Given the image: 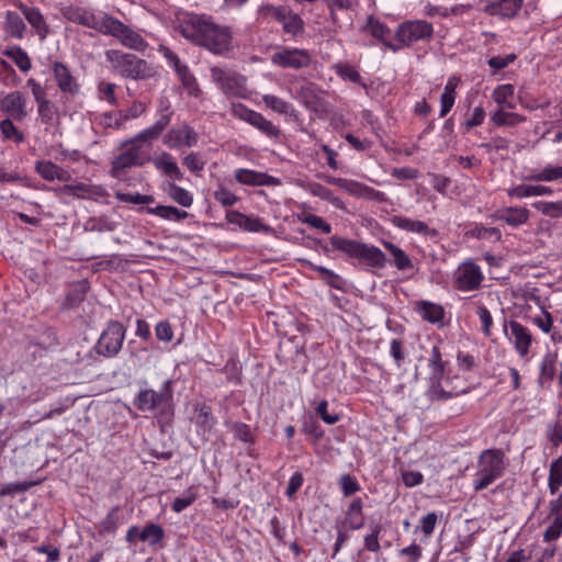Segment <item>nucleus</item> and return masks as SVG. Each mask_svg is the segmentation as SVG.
<instances>
[{"instance_id":"nucleus-31","label":"nucleus","mask_w":562,"mask_h":562,"mask_svg":"<svg viewBox=\"0 0 562 562\" xmlns=\"http://www.w3.org/2000/svg\"><path fill=\"white\" fill-rule=\"evenodd\" d=\"M14 119L4 117L0 121V136L2 140L21 145L25 142L26 136L15 124Z\"/></svg>"},{"instance_id":"nucleus-23","label":"nucleus","mask_w":562,"mask_h":562,"mask_svg":"<svg viewBox=\"0 0 562 562\" xmlns=\"http://www.w3.org/2000/svg\"><path fill=\"white\" fill-rule=\"evenodd\" d=\"M15 7L22 12L26 21L35 30L38 37L42 41L45 40L49 33V27L40 9L27 7L21 1L15 2Z\"/></svg>"},{"instance_id":"nucleus-64","label":"nucleus","mask_w":562,"mask_h":562,"mask_svg":"<svg viewBox=\"0 0 562 562\" xmlns=\"http://www.w3.org/2000/svg\"><path fill=\"white\" fill-rule=\"evenodd\" d=\"M547 437L553 447H559L562 443V425L560 423L548 424Z\"/></svg>"},{"instance_id":"nucleus-56","label":"nucleus","mask_w":562,"mask_h":562,"mask_svg":"<svg viewBox=\"0 0 562 562\" xmlns=\"http://www.w3.org/2000/svg\"><path fill=\"white\" fill-rule=\"evenodd\" d=\"M469 235L474 237V238H477V239L494 238L496 240H499L502 238V234H501V231L498 228H496V227H484V226H481V225H476L474 228H472L469 232Z\"/></svg>"},{"instance_id":"nucleus-34","label":"nucleus","mask_w":562,"mask_h":562,"mask_svg":"<svg viewBox=\"0 0 562 562\" xmlns=\"http://www.w3.org/2000/svg\"><path fill=\"white\" fill-rule=\"evenodd\" d=\"M235 179L239 183L248 186H265L274 182L271 176L243 168L235 171Z\"/></svg>"},{"instance_id":"nucleus-33","label":"nucleus","mask_w":562,"mask_h":562,"mask_svg":"<svg viewBox=\"0 0 562 562\" xmlns=\"http://www.w3.org/2000/svg\"><path fill=\"white\" fill-rule=\"evenodd\" d=\"M447 364L448 361L443 359V353L441 352L440 346L438 344L432 345L427 356L428 372L426 378H432L440 374L441 372L447 371Z\"/></svg>"},{"instance_id":"nucleus-12","label":"nucleus","mask_w":562,"mask_h":562,"mask_svg":"<svg viewBox=\"0 0 562 562\" xmlns=\"http://www.w3.org/2000/svg\"><path fill=\"white\" fill-rule=\"evenodd\" d=\"M61 14L69 22L93 29L102 34L104 32V25L108 23L106 19L111 16L108 14L97 15L90 9L72 4L61 8Z\"/></svg>"},{"instance_id":"nucleus-48","label":"nucleus","mask_w":562,"mask_h":562,"mask_svg":"<svg viewBox=\"0 0 562 562\" xmlns=\"http://www.w3.org/2000/svg\"><path fill=\"white\" fill-rule=\"evenodd\" d=\"M165 537L164 529L156 524H149L143 528L138 538L143 542H148L151 546L158 544Z\"/></svg>"},{"instance_id":"nucleus-22","label":"nucleus","mask_w":562,"mask_h":562,"mask_svg":"<svg viewBox=\"0 0 562 562\" xmlns=\"http://www.w3.org/2000/svg\"><path fill=\"white\" fill-rule=\"evenodd\" d=\"M52 69L57 87L61 92L71 95L79 92L80 86L71 74L70 69L65 64L55 61Z\"/></svg>"},{"instance_id":"nucleus-50","label":"nucleus","mask_w":562,"mask_h":562,"mask_svg":"<svg viewBox=\"0 0 562 562\" xmlns=\"http://www.w3.org/2000/svg\"><path fill=\"white\" fill-rule=\"evenodd\" d=\"M525 119L517 113L505 112L503 110H497L491 116L492 123L496 126H515L522 122Z\"/></svg>"},{"instance_id":"nucleus-1","label":"nucleus","mask_w":562,"mask_h":562,"mask_svg":"<svg viewBox=\"0 0 562 562\" xmlns=\"http://www.w3.org/2000/svg\"><path fill=\"white\" fill-rule=\"evenodd\" d=\"M175 29L184 38L214 55L228 56L235 48L231 26L217 24L211 16L180 12Z\"/></svg>"},{"instance_id":"nucleus-42","label":"nucleus","mask_w":562,"mask_h":562,"mask_svg":"<svg viewBox=\"0 0 562 562\" xmlns=\"http://www.w3.org/2000/svg\"><path fill=\"white\" fill-rule=\"evenodd\" d=\"M147 211L153 215L171 222H180L188 217V213L186 211H180L170 205H158L156 207H149Z\"/></svg>"},{"instance_id":"nucleus-28","label":"nucleus","mask_w":562,"mask_h":562,"mask_svg":"<svg viewBox=\"0 0 562 562\" xmlns=\"http://www.w3.org/2000/svg\"><path fill=\"white\" fill-rule=\"evenodd\" d=\"M390 223L398 229L416 233L422 235H436L437 232L435 229H430L428 225L422 221L413 220L409 217H405L402 215H393L390 218Z\"/></svg>"},{"instance_id":"nucleus-25","label":"nucleus","mask_w":562,"mask_h":562,"mask_svg":"<svg viewBox=\"0 0 562 562\" xmlns=\"http://www.w3.org/2000/svg\"><path fill=\"white\" fill-rule=\"evenodd\" d=\"M492 217L494 220L504 221L512 227H518L529 221L530 211L522 206H508L497 210Z\"/></svg>"},{"instance_id":"nucleus-37","label":"nucleus","mask_w":562,"mask_h":562,"mask_svg":"<svg viewBox=\"0 0 562 562\" xmlns=\"http://www.w3.org/2000/svg\"><path fill=\"white\" fill-rule=\"evenodd\" d=\"M363 502L360 497L351 501L347 509V524L351 529H360L364 526V517L362 513Z\"/></svg>"},{"instance_id":"nucleus-11","label":"nucleus","mask_w":562,"mask_h":562,"mask_svg":"<svg viewBox=\"0 0 562 562\" xmlns=\"http://www.w3.org/2000/svg\"><path fill=\"white\" fill-rule=\"evenodd\" d=\"M483 280L481 267L471 259L461 262L453 273L454 288L462 292L479 290Z\"/></svg>"},{"instance_id":"nucleus-29","label":"nucleus","mask_w":562,"mask_h":562,"mask_svg":"<svg viewBox=\"0 0 562 562\" xmlns=\"http://www.w3.org/2000/svg\"><path fill=\"white\" fill-rule=\"evenodd\" d=\"M366 29L378 41H380L386 48L392 52H397L401 46L389 41L391 30L380 20L369 16L367 20Z\"/></svg>"},{"instance_id":"nucleus-36","label":"nucleus","mask_w":562,"mask_h":562,"mask_svg":"<svg viewBox=\"0 0 562 562\" xmlns=\"http://www.w3.org/2000/svg\"><path fill=\"white\" fill-rule=\"evenodd\" d=\"M119 507H113L106 516L98 522L95 528V539L101 540L103 536L114 533L119 526Z\"/></svg>"},{"instance_id":"nucleus-55","label":"nucleus","mask_w":562,"mask_h":562,"mask_svg":"<svg viewBox=\"0 0 562 562\" xmlns=\"http://www.w3.org/2000/svg\"><path fill=\"white\" fill-rule=\"evenodd\" d=\"M318 418L328 425H334L340 419V414L335 409H329L326 401L318 402Z\"/></svg>"},{"instance_id":"nucleus-43","label":"nucleus","mask_w":562,"mask_h":562,"mask_svg":"<svg viewBox=\"0 0 562 562\" xmlns=\"http://www.w3.org/2000/svg\"><path fill=\"white\" fill-rule=\"evenodd\" d=\"M162 402V395L154 390H145L139 392L136 406L140 411H153Z\"/></svg>"},{"instance_id":"nucleus-61","label":"nucleus","mask_w":562,"mask_h":562,"mask_svg":"<svg viewBox=\"0 0 562 562\" xmlns=\"http://www.w3.org/2000/svg\"><path fill=\"white\" fill-rule=\"evenodd\" d=\"M183 165L192 172L204 169L205 160L198 153H190L183 158Z\"/></svg>"},{"instance_id":"nucleus-8","label":"nucleus","mask_w":562,"mask_h":562,"mask_svg":"<svg viewBox=\"0 0 562 562\" xmlns=\"http://www.w3.org/2000/svg\"><path fill=\"white\" fill-rule=\"evenodd\" d=\"M212 81L228 97H241L246 92V79L243 75L225 66L210 69Z\"/></svg>"},{"instance_id":"nucleus-32","label":"nucleus","mask_w":562,"mask_h":562,"mask_svg":"<svg viewBox=\"0 0 562 562\" xmlns=\"http://www.w3.org/2000/svg\"><path fill=\"white\" fill-rule=\"evenodd\" d=\"M416 311L420 314L424 321L431 324H442L445 310L440 304L420 301L417 303Z\"/></svg>"},{"instance_id":"nucleus-2","label":"nucleus","mask_w":562,"mask_h":562,"mask_svg":"<svg viewBox=\"0 0 562 562\" xmlns=\"http://www.w3.org/2000/svg\"><path fill=\"white\" fill-rule=\"evenodd\" d=\"M170 122L169 114H162L153 125L144 128L133 137L122 142V151L111 161L110 176L121 179L127 169L143 167L146 156H143V145H150L156 140Z\"/></svg>"},{"instance_id":"nucleus-63","label":"nucleus","mask_w":562,"mask_h":562,"mask_svg":"<svg viewBox=\"0 0 562 562\" xmlns=\"http://www.w3.org/2000/svg\"><path fill=\"white\" fill-rule=\"evenodd\" d=\"M336 71L339 77L345 80H349L351 82L359 83L361 81V76L359 71L350 65H337Z\"/></svg>"},{"instance_id":"nucleus-45","label":"nucleus","mask_w":562,"mask_h":562,"mask_svg":"<svg viewBox=\"0 0 562 562\" xmlns=\"http://www.w3.org/2000/svg\"><path fill=\"white\" fill-rule=\"evenodd\" d=\"M549 491L552 495L557 494L562 486V457L552 461L549 470Z\"/></svg>"},{"instance_id":"nucleus-58","label":"nucleus","mask_w":562,"mask_h":562,"mask_svg":"<svg viewBox=\"0 0 562 562\" xmlns=\"http://www.w3.org/2000/svg\"><path fill=\"white\" fill-rule=\"evenodd\" d=\"M38 116L44 124H50L55 116L54 105L46 98L36 102Z\"/></svg>"},{"instance_id":"nucleus-13","label":"nucleus","mask_w":562,"mask_h":562,"mask_svg":"<svg viewBox=\"0 0 562 562\" xmlns=\"http://www.w3.org/2000/svg\"><path fill=\"white\" fill-rule=\"evenodd\" d=\"M0 112L18 122L30 115L27 99L21 91H11L0 97Z\"/></svg>"},{"instance_id":"nucleus-40","label":"nucleus","mask_w":562,"mask_h":562,"mask_svg":"<svg viewBox=\"0 0 562 562\" xmlns=\"http://www.w3.org/2000/svg\"><path fill=\"white\" fill-rule=\"evenodd\" d=\"M164 190L169 198L183 207H190L193 204V195L187 189L173 182L166 183Z\"/></svg>"},{"instance_id":"nucleus-21","label":"nucleus","mask_w":562,"mask_h":562,"mask_svg":"<svg viewBox=\"0 0 562 562\" xmlns=\"http://www.w3.org/2000/svg\"><path fill=\"white\" fill-rule=\"evenodd\" d=\"M271 60L281 67L301 68L311 63V56L303 49H283L276 53Z\"/></svg>"},{"instance_id":"nucleus-53","label":"nucleus","mask_w":562,"mask_h":562,"mask_svg":"<svg viewBox=\"0 0 562 562\" xmlns=\"http://www.w3.org/2000/svg\"><path fill=\"white\" fill-rule=\"evenodd\" d=\"M196 497L193 488H187L180 496L175 498L171 508L175 513L179 514L190 507L196 501Z\"/></svg>"},{"instance_id":"nucleus-26","label":"nucleus","mask_w":562,"mask_h":562,"mask_svg":"<svg viewBox=\"0 0 562 562\" xmlns=\"http://www.w3.org/2000/svg\"><path fill=\"white\" fill-rule=\"evenodd\" d=\"M549 517L552 518V522L543 532L546 542L557 540L562 533V494L550 502Z\"/></svg>"},{"instance_id":"nucleus-18","label":"nucleus","mask_w":562,"mask_h":562,"mask_svg":"<svg viewBox=\"0 0 562 562\" xmlns=\"http://www.w3.org/2000/svg\"><path fill=\"white\" fill-rule=\"evenodd\" d=\"M162 140L171 149H178L182 146L192 147L198 143V134L189 125L182 124L169 130Z\"/></svg>"},{"instance_id":"nucleus-39","label":"nucleus","mask_w":562,"mask_h":562,"mask_svg":"<svg viewBox=\"0 0 562 562\" xmlns=\"http://www.w3.org/2000/svg\"><path fill=\"white\" fill-rule=\"evenodd\" d=\"M526 179L535 182H562V165H546L540 171L529 175Z\"/></svg>"},{"instance_id":"nucleus-24","label":"nucleus","mask_w":562,"mask_h":562,"mask_svg":"<svg viewBox=\"0 0 562 562\" xmlns=\"http://www.w3.org/2000/svg\"><path fill=\"white\" fill-rule=\"evenodd\" d=\"M226 220L228 223L247 232L259 233L269 231V227L263 224L261 218L246 215L238 211H228L226 213Z\"/></svg>"},{"instance_id":"nucleus-41","label":"nucleus","mask_w":562,"mask_h":562,"mask_svg":"<svg viewBox=\"0 0 562 562\" xmlns=\"http://www.w3.org/2000/svg\"><path fill=\"white\" fill-rule=\"evenodd\" d=\"M25 29L23 19L16 12L8 11L5 13L4 30L10 36L22 38Z\"/></svg>"},{"instance_id":"nucleus-17","label":"nucleus","mask_w":562,"mask_h":562,"mask_svg":"<svg viewBox=\"0 0 562 562\" xmlns=\"http://www.w3.org/2000/svg\"><path fill=\"white\" fill-rule=\"evenodd\" d=\"M259 13L282 23L286 33L296 34L302 29V21L297 14L291 13L284 7L266 5L259 8Z\"/></svg>"},{"instance_id":"nucleus-35","label":"nucleus","mask_w":562,"mask_h":562,"mask_svg":"<svg viewBox=\"0 0 562 562\" xmlns=\"http://www.w3.org/2000/svg\"><path fill=\"white\" fill-rule=\"evenodd\" d=\"M382 245L389 251L391 257L393 258V265L400 271H406L414 269V263L412 259L407 256V254L391 241L383 240Z\"/></svg>"},{"instance_id":"nucleus-16","label":"nucleus","mask_w":562,"mask_h":562,"mask_svg":"<svg viewBox=\"0 0 562 562\" xmlns=\"http://www.w3.org/2000/svg\"><path fill=\"white\" fill-rule=\"evenodd\" d=\"M504 330L517 353L520 357H526L529 353V349L532 344L530 330L516 321H510L508 325H505Z\"/></svg>"},{"instance_id":"nucleus-47","label":"nucleus","mask_w":562,"mask_h":562,"mask_svg":"<svg viewBox=\"0 0 562 562\" xmlns=\"http://www.w3.org/2000/svg\"><path fill=\"white\" fill-rule=\"evenodd\" d=\"M177 75L179 76L182 85L188 89V92L194 97L200 95L201 90L196 83L195 77L190 72L187 65L182 64L177 69H175Z\"/></svg>"},{"instance_id":"nucleus-46","label":"nucleus","mask_w":562,"mask_h":562,"mask_svg":"<svg viewBox=\"0 0 562 562\" xmlns=\"http://www.w3.org/2000/svg\"><path fill=\"white\" fill-rule=\"evenodd\" d=\"M514 87L509 83L497 86L493 92V100L502 108L514 109Z\"/></svg>"},{"instance_id":"nucleus-49","label":"nucleus","mask_w":562,"mask_h":562,"mask_svg":"<svg viewBox=\"0 0 562 562\" xmlns=\"http://www.w3.org/2000/svg\"><path fill=\"white\" fill-rule=\"evenodd\" d=\"M262 101L267 108L271 109L272 111H274L279 114H284V115L293 114L292 105L279 97H276L272 94H265L262 97Z\"/></svg>"},{"instance_id":"nucleus-19","label":"nucleus","mask_w":562,"mask_h":562,"mask_svg":"<svg viewBox=\"0 0 562 562\" xmlns=\"http://www.w3.org/2000/svg\"><path fill=\"white\" fill-rule=\"evenodd\" d=\"M146 162H151L158 171L173 180H181L183 178L177 161L167 151H160L153 157L146 156Z\"/></svg>"},{"instance_id":"nucleus-3","label":"nucleus","mask_w":562,"mask_h":562,"mask_svg":"<svg viewBox=\"0 0 562 562\" xmlns=\"http://www.w3.org/2000/svg\"><path fill=\"white\" fill-rule=\"evenodd\" d=\"M322 247L326 252L338 249L352 258L359 259L370 268L383 269L386 265L385 254L373 245L333 236L329 244L322 245Z\"/></svg>"},{"instance_id":"nucleus-10","label":"nucleus","mask_w":562,"mask_h":562,"mask_svg":"<svg viewBox=\"0 0 562 562\" xmlns=\"http://www.w3.org/2000/svg\"><path fill=\"white\" fill-rule=\"evenodd\" d=\"M434 34L432 24L425 20H412L401 23L395 32L398 46H411L416 42L429 40Z\"/></svg>"},{"instance_id":"nucleus-27","label":"nucleus","mask_w":562,"mask_h":562,"mask_svg":"<svg viewBox=\"0 0 562 562\" xmlns=\"http://www.w3.org/2000/svg\"><path fill=\"white\" fill-rule=\"evenodd\" d=\"M35 170L46 181L68 182L71 179V175L68 170L50 160L36 161Z\"/></svg>"},{"instance_id":"nucleus-59","label":"nucleus","mask_w":562,"mask_h":562,"mask_svg":"<svg viewBox=\"0 0 562 562\" xmlns=\"http://www.w3.org/2000/svg\"><path fill=\"white\" fill-rule=\"evenodd\" d=\"M119 201L124 203H132V204H148L153 202L151 195H145L140 193H124L121 191H117L115 193Z\"/></svg>"},{"instance_id":"nucleus-20","label":"nucleus","mask_w":562,"mask_h":562,"mask_svg":"<svg viewBox=\"0 0 562 562\" xmlns=\"http://www.w3.org/2000/svg\"><path fill=\"white\" fill-rule=\"evenodd\" d=\"M235 114L269 137L279 135V128L256 111L246 108H237L235 109Z\"/></svg>"},{"instance_id":"nucleus-15","label":"nucleus","mask_w":562,"mask_h":562,"mask_svg":"<svg viewBox=\"0 0 562 562\" xmlns=\"http://www.w3.org/2000/svg\"><path fill=\"white\" fill-rule=\"evenodd\" d=\"M59 192L77 199H90L98 202H105L110 196L109 191L103 186L87 182L65 184L59 188Z\"/></svg>"},{"instance_id":"nucleus-30","label":"nucleus","mask_w":562,"mask_h":562,"mask_svg":"<svg viewBox=\"0 0 562 562\" xmlns=\"http://www.w3.org/2000/svg\"><path fill=\"white\" fill-rule=\"evenodd\" d=\"M552 193L551 187L542 184H518L507 190L508 196L517 199L551 195Z\"/></svg>"},{"instance_id":"nucleus-38","label":"nucleus","mask_w":562,"mask_h":562,"mask_svg":"<svg viewBox=\"0 0 562 562\" xmlns=\"http://www.w3.org/2000/svg\"><path fill=\"white\" fill-rule=\"evenodd\" d=\"M3 55L10 58L23 72H27L32 68L27 53L18 45L7 47Z\"/></svg>"},{"instance_id":"nucleus-62","label":"nucleus","mask_w":562,"mask_h":562,"mask_svg":"<svg viewBox=\"0 0 562 562\" xmlns=\"http://www.w3.org/2000/svg\"><path fill=\"white\" fill-rule=\"evenodd\" d=\"M214 199L221 203L223 206H232L234 205L238 198L236 196L235 193H233L231 190L224 188V187H220L215 192H214Z\"/></svg>"},{"instance_id":"nucleus-14","label":"nucleus","mask_w":562,"mask_h":562,"mask_svg":"<svg viewBox=\"0 0 562 562\" xmlns=\"http://www.w3.org/2000/svg\"><path fill=\"white\" fill-rule=\"evenodd\" d=\"M327 181L330 183H335L339 186L344 191L349 193L352 196L364 199L368 201H374V202H386L387 196L384 192L375 190L374 188H371L364 183L355 181V180H348V179H341V178H329L327 177Z\"/></svg>"},{"instance_id":"nucleus-6","label":"nucleus","mask_w":562,"mask_h":562,"mask_svg":"<svg viewBox=\"0 0 562 562\" xmlns=\"http://www.w3.org/2000/svg\"><path fill=\"white\" fill-rule=\"evenodd\" d=\"M426 397L431 402H443L467 393L463 383L459 384L458 376H450L447 371L432 378H426Z\"/></svg>"},{"instance_id":"nucleus-9","label":"nucleus","mask_w":562,"mask_h":562,"mask_svg":"<svg viewBox=\"0 0 562 562\" xmlns=\"http://www.w3.org/2000/svg\"><path fill=\"white\" fill-rule=\"evenodd\" d=\"M106 22L103 34L115 37L123 46L130 49L143 52L147 48L148 44L143 36L120 20L110 16V19H106Z\"/></svg>"},{"instance_id":"nucleus-60","label":"nucleus","mask_w":562,"mask_h":562,"mask_svg":"<svg viewBox=\"0 0 562 562\" xmlns=\"http://www.w3.org/2000/svg\"><path fill=\"white\" fill-rule=\"evenodd\" d=\"M155 334L158 340L170 342L173 339V329L168 321H160L155 326Z\"/></svg>"},{"instance_id":"nucleus-4","label":"nucleus","mask_w":562,"mask_h":562,"mask_svg":"<svg viewBox=\"0 0 562 562\" xmlns=\"http://www.w3.org/2000/svg\"><path fill=\"white\" fill-rule=\"evenodd\" d=\"M105 58L111 69L124 78L144 80L156 75V69L151 65L134 54L109 49L105 52Z\"/></svg>"},{"instance_id":"nucleus-7","label":"nucleus","mask_w":562,"mask_h":562,"mask_svg":"<svg viewBox=\"0 0 562 562\" xmlns=\"http://www.w3.org/2000/svg\"><path fill=\"white\" fill-rule=\"evenodd\" d=\"M126 329L122 323L109 322L94 346L97 353L105 358L115 357L122 349Z\"/></svg>"},{"instance_id":"nucleus-51","label":"nucleus","mask_w":562,"mask_h":562,"mask_svg":"<svg viewBox=\"0 0 562 562\" xmlns=\"http://www.w3.org/2000/svg\"><path fill=\"white\" fill-rule=\"evenodd\" d=\"M100 124L105 128H113L117 131L126 128V121L122 111L106 112L102 114L100 117Z\"/></svg>"},{"instance_id":"nucleus-52","label":"nucleus","mask_w":562,"mask_h":562,"mask_svg":"<svg viewBox=\"0 0 562 562\" xmlns=\"http://www.w3.org/2000/svg\"><path fill=\"white\" fill-rule=\"evenodd\" d=\"M532 206L543 215L551 218L562 217V201H537L532 204Z\"/></svg>"},{"instance_id":"nucleus-44","label":"nucleus","mask_w":562,"mask_h":562,"mask_svg":"<svg viewBox=\"0 0 562 562\" xmlns=\"http://www.w3.org/2000/svg\"><path fill=\"white\" fill-rule=\"evenodd\" d=\"M522 0H501L492 7L493 14L514 18L521 9Z\"/></svg>"},{"instance_id":"nucleus-54","label":"nucleus","mask_w":562,"mask_h":562,"mask_svg":"<svg viewBox=\"0 0 562 562\" xmlns=\"http://www.w3.org/2000/svg\"><path fill=\"white\" fill-rule=\"evenodd\" d=\"M318 279L323 280L326 284L337 290H344L346 286V282L341 277L319 266Z\"/></svg>"},{"instance_id":"nucleus-5","label":"nucleus","mask_w":562,"mask_h":562,"mask_svg":"<svg viewBox=\"0 0 562 562\" xmlns=\"http://www.w3.org/2000/svg\"><path fill=\"white\" fill-rule=\"evenodd\" d=\"M505 453L501 449L483 450L477 459V469L473 479V488L479 492L501 479L506 469Z\"/></svg>"},{"instance_id":"nucleus-57","label":"nucleus","mask_w":562,"mask_h":562,"mask_svg":"<svg viewBox=\"0 0 562 562\" xmlns=\"http://www.w3.org/2000/svg\"><path fill=\"white\" fill-rule=\"evenodd\" d=\"M339 486L346 497L353 495L361 488L357 479L349 474H344L339 477Z\"/></svg>"}]
</instances>
